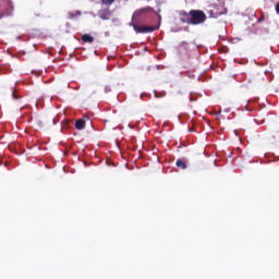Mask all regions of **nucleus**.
I'll use <instances>...</instances> for the list:
<instances>
[{"instance_id": "f257e3e1", "label": "nucleus", "mask_w": 279, "mask_h": 279, "mask_svg": "<svg viewBox=\"0 0 279 279\" xmlns=\"http://www.w3.org/2000/svg\"><path fill=\"white\" fill-rule=\"evenodd\" d=\"M207 20L206 14L201 10H191V25H199Z\"/></svg>"}, {"instance_id": "f03ea898", "label": "nucleus", "mask_w": 279, "mask_h": 279, "mask_svg": "<svg viewBox=\"0 0 279 279\" xmlns=\"http://www.w3.org/2000/svg\"><path fill=\"white\" fill-rule=\"evenodd\" d=\"M133 27H134V31L138 34L153 33L159 28L158 26H148V25L137 26L135 24L133 25Z\"/></svg>"}, {"instance_id": "7ed1b4c3", "label": "nucleus", "mask_w": 279, "mask_h": 279, "mask_svg": "<svg viewBox=\"0 0 279 279\" xmlns=\"http://www.w3.org/2000/svg\"><path fill=\"white\" fill-rule=\"evenodd\" d=\"M180 21L182 23H186L189 25H192V17H191V11L187 13L185 11L180 12Z\"/></svg>"}, {"instance_id": "20e7f679", "label": "nucleus", "mask_w": 279, "mask_h": 279, "mask_svg": "<svg viewBox=\"0 0 279 279\" xmlns=\"http://www.w3.org/2000/svg\"><path fill=\"white\" fill-rule=\"evenodd\" d=\"M2 4L7 5V9L4 10V15L12 14V11L14 10V7L12 5L11 0H2Z\"/></svg>"}, {"instance_id": "39448f33", "label": "nucleus", "mask_w": 279, "mask_h": 279, "mask_svg": "<svg viewBox=\"0 0 279 279\" xmlns=\"http://www.w3.org/2000/svg\"><path fill=\"white\" fill-rule=\"evenodd\" d=\"M85 120L84 119H78L76 122H75V128L76 130H83L85 128Z\"/></svg>"}, {"instance_id": "423d86ee", "label": "nucleus", "mask_w": 279, "mask_h": 279, "mask_svg": "<svg viewBox=\"0 0 279 279\" xmlns=\"http://www.w3.org/2000/svg\"><path fill=\"white\" fill-rule=\"evenodd\" d=\"M82 40H83L84 43H89V44H92V43L94 41V38H93L92 36H89L88 34H85V35L82 36Z\"/></svg>"}, {"instance_id": "0eeeda50", "label": "nucleus", "mask_w": 279, "mask_h": 279, "mask_svg": "<svg viewBox=\"0 0 279 279\" xmlns=\"http://www.w3.org/2000/svg\"><path fill=\"white\" fill-rule=\"evenodd\" d=\"M109 15H110V12L108 10L99 12V16L101 20H108Z\"/></svg>"}, {"instance_id": "6e6552de", "label": "nucleus", "mask_w": 279, "mask_h": 279, "mask_svg": "<svg viewBox=\"0 0 279 279\" xmlns=\"http://www.w3.org/2000/svg\"><path fill=\"white\" fill-rule=\"evenodd\" d=\"M177 167L181 168V169H185L186 163L183 160L179 159V160H177Z\"/></svg>"}, {"instance_id": "1a4fd4ad", "label": "nucleus", "mask_w": 279, "mask_h": 279, "mask_svg": "<svg viewBox=\"0 0 279 279\" xmlns=\"http://www.w3.org/2000/svg\"><path fill=\"white\" fill-rule=\"evenodd\" d=\"M207 13H208L209 16L213 17V19H217L219 15L223 14V13H214L213 10H209Z\"/></svg>"}, {"instance_id": "9d476101", "label": "nucleus", "mask_w": 279, "mask_h": 279, "mask_svg": "<svg viewBox=\"0 0 279 279\" xmlns=\"http://www.w3.org/2000/svg\"><path fill=\"white\" fill-rule=\"evenodd\" d=\"M12 97H13V99L19 100V99H21V94H19V92H16V90H13Z\"/></svg>"}, {"instance_id": "9b49d317", "label": "nucleus", "mask_w": 279, "mask_h": 279, "mask_svg": "<svg viewBox=\"0 0 279 279\" xmlns=\"http://www.w3.org/2000/svg\"><path fill=\"white\" fill-rule=\"evenodd\" d=\"M102 4L105 5H111L116 0H100Z\"/></svg>"}, {"instance_id": "f8f14e48", "label": "nucleus", "mask_w": 279, "mask_h": 279, "mask_svg": "<svg viewBox=\"0 0 279 279\" xmlns=\"http://www.w3.org/2000/svg\"><path fill=\"white\" fill-rule=\"evenodd\" d=\"M265 21V14H262L260 19H258L257 23H262Z\"/></svg>"}, {"instance_id": "ddd939ff", "label": "nucleus", "mask_w": 279, "mask_h": 279, "mask_svg": "<svg viewBox=\"0 0 279 279\" xmlns=\"http://www.w3.org/2000/svg\"><path fill=\"white\" fill-rule=\"evenodd\" d=\"M276 12L279 14V2L276 4Z\"/></svg>"}, {"instance_id": "4468645a", "label": "nucleus", "mask_w": 279, "mask_h": 279, "mask_svg": "<svg viewBox=\"0 0 279 279\" xmlns=\"http://www.w3.org/2000/svg\"><path fill=\"white\" fill-rule=\"evenodd\" d=\"M147 10H150V8L142 9L141 12H146Z\"/></svg>"}, {"instance_id": "2eb2a0df", "label": "nucleus", "mask_w": 279, "mask_h": 279, "mask_svg": "<svg viewBox=\"0 0 279 279\" xmlns=\"http://www.w3.org/2000/svg\"><path fill=\"white\" fill-rule=\"evenodd\" d=\"M4 166L8 167V162H5Z\"/></svg>"}]
</instances>
